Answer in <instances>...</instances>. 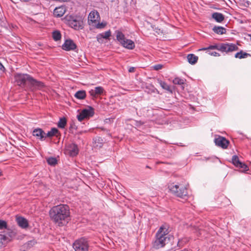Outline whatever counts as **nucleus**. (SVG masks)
I'll return each instance as SVG.
<instances>
[{
	"label": "nucleus",
	"instance_id": "obj_1",
	"mask_svg": "<svg viewBox=\"0 0 251 251\" xmlns=\"http://www.w3.org/2000/svg\"><path fill=\"white\" fill-rule=\"evenodd\" d=\"M49 216L53 223L59 226H62L63 222H68L70 220V207L64 204L53 206L49 211Z\"/></svg>",
	"mask_w": 251,
	"mask_h": 251
},
{
	"label": "nucleus",
	"instance_id": "obj_2",
	"mask_svg": "<svg viewBox=\"0 0 251 251\" xmlns=\"http://www.w3.org/2000/svg\"><path fill=\"white\" fill-rule=\"evenodd\" d=\"M14 78V83L17 85L25 88L26 85H28L32 91L40 89L45 86L43 82L38 81L27 74L15 73Z\"/></svg>",
	"mask_w": 251,
	"mask_h": 251
},
{
	"label": "nucleus",
	"instance_id": "obj_3",
	"mask_svg": "<svg viewBox=\"0 0 251 251\" xmlns=\"http://www.w3.org/2000/svg\"><path fill=\"white\" fill-rule=\"evenodd\" d=\"M171 231L169 224L164 223L159 228L155 235V240L152 242V247L155 249L163 248L166 244L167 241L169 240L168 234Z\"/></svg>",
	"mask_w": 251,
	"mask_h": 251
},
{
	"label": "nucleus",
	"instance_id": "obj_4",
	"mask_svg": "<svg viewBox=\"0 0 251 251\" xmlns=\"http://www.w3.org/2000/svg\"><path fill=\"white\" fill-rule=\"evenodd\" d=\"M217 50L222 52H226V53L232 52L237 50L239 48L238 46L233 43H221L219 44H215L210 45L208 47L203 48L199 50H207L208 54L214 56H219L220 54L216 51H210V50Z\"/></svg>",
	"mask_w": 251,
	"mask_h": 251
},
{
	"label": "nucleus",
	"instance_id": "obj_5",
	"mask_svg": "<svg viewBox=\"0 0 251 251\" xmlns=\"http://www.w3.org/2000/svg\"><path fill=\"white\" fill-rule=\"evenodd\" d=\"M63 20L66 24L75 30H79L83 28V22L81 17L67 15Z\"/></svg>",
	"mask_w": 251,
	"mask_h": 251
},
{
	"label": "nucleus",
	"instance_id": "obj_6",
	"mask_svg": "<svg viewBox=\"0 0 251 251\" xmlns=\"http://www.w3.org/2000/svg\"><path fill=\"white\" fill-rule=\"evenodd\" d=\"M168 188L170 191L176 197L184 198L187 196V189L184 184L172 183L169 185Z\"/></svg>",
	"mask_w": 251,
	"mask_h": 251
},
{
	"label": "nucleus",
	"instance_id": "obj_7",
	"mask_svg": "<svg viewBox=\"0 0 251 251\" xmlns=\"http://www.w3.org/2000/svg\"><path fill=\"white\" fill-rule=\"evenodd\" d=\"M75 251H88L89 245L88 240L83 237L76 240L73 244Z\"/></svg>",
	"mask_w": 251,
	"mask_h": 251
},
{
	"label": "nucleus",
	"instance_id": "obj_8",
	"mask_svg": "<svg viewBox=\"0 0 251 251\" xmlns=\"http://www.w3.org/2000/svg\"><path fill=\"white\" fill-rule=\"evenodd\" d=\"M94 115V108L91 106H89L88 108L83 109L82 111L77 115V118L79 121L81 122L85 119H88L93 117Z\"/></svg>",
	"mask_w": 251,
	"mask_h": 251
},
{
	"label": "nucleus",
	"instance_id": "obj_9",
	"mask_svg": "<svg viewBox=\"0 0 251 251\" xmlns=\"http://www.w3.org/2000/svg\"><path fill=\"white\" fill-rule=\"evenodd\" d=\"M100 16L99 12L97 10H93L90 12L88 16V24L92 26L97 22L100 21Z\"/></svg>",
	"mask_w": 251,
	"mask_h": 251
},
{
	"label": "nucleus",
	"instance_id": "obj_10",
	"mask_svg": "<svg viewBox=\"0 0 251 251\" xmlns=\"http://www.w3.org/2000/svg\"><path fill=\"white\" fill-rule=\"evenodd\" d=\"M214 143L217 146L224 149H226L229 144L228 140L226 138L221 136H219L217 138H215Z\"/></svg>",
	"mask_w": 251,
	"mask_h": 251
},
{
	"label": "nucleus",
	"instance_id": "obj_11",
	"mask_svg": "<svg viewBox=\"0 0 251 251\" xmlns=\"http://www.w3.org/2000/svg\"><path fill=\"white\" fill-rule=\"evenodd\" d=\"M76 48L75 43L70 39L66 40L62 46V49L66 51L75 50Z\"/></svg>",
	"mask_w": 251,
	"mask_h": 251
},
{
	"label": "nucleus",
	"instance_id": "obj_12",
	"mask_svg": "<svg viewBox=\"0 0 251 251\" xmlns=\"http://www.w3.org/2000/svg\"><path fill=\"white\" fill-rule=\"evenodd\" d=\"M232 163L237 167H239L243 169V171L248 170V167L245 164L242 163L239 159L238 156L234 155L232 157Z\"/></svg>",
	"mask_w": 251,
	"mask_h": 251
},
{
	"label": "nucleus",
	"instance_id": "obj_13",
	"mask_svg": "<svg viewBox=\"0 0 251 251\" xmlns=\"http://www.w3.org/2000/svg\"><path fill=\"white\" fill-rule=\"evenodd\" d=\"M32 134L40 141H44L46 138V133L42 129L40 128L34 129Z\"/></svg>",
	"mask_w": 251,
	"mask_h": 251
},
{
	"label": "nucleus",
	"instance_id": "obj_14",
	"mask_svg": "<svg viewBox=\"0 0 251 251\" xmlns=\"http://www.w3.org/2000/svg\"><path fill=\"white\" fill-rule=\"evenodd\" d=\"M66 151L68 152L70 155L75 156L78 153L77 146L74 143L69 144L66 147Z\"/></svg>",
	"mask_w": 251,
	"mask_h": 251
},
{
	"label": "nucleus",
	"instance_id": "obj_15",
	"mask_svg": "<svg viewBox=\"0 0 251 251\" xmlns=\"http://www.w3.org/2000/svg\"><path fill=\"white\" fill-rule=\"evenodd\" d=\"M16 221L18 225L22 228L25 229L29 226L28 221L23 217L16 216Z\"/></svg>",
	"mask_w": 251,
	"mask_h": 251
},
{
	"label": "nucleus",
	"instance_id": "obj_16",
	"mask_svg": "<svg viewBox=\"0 0 251 251\" xmlns=\"http://www.w3.org/2000/svg\"><path fill=\"white\" fill-rule=\"evenodd\" d=\"M104 92V89L101 86L96 87L94 89L89 91V93L93 98L97 96L101 95Z\"/></svg>",
	"mask_w": 251,
	"mask_h": 251
},
{
	"label": "nucleus",
	"instance_id": "obj_17",
	"mask_svg": "<svg viewBox=\"0 0 251 251\" xmlns=\"http://www.w3.org/2000/svg\"><path fill=\"white\" fill-rule=\"evenodd\" d=\"M111 36V31L110 30L98 34L97 35V40L99 43L103 42V39H108Z\"/></svg>",
	"mask_w": 251,
	"mask_h": 251
},
{
	"label": "nucleus",
	"instance_id": "obj_18",
	"mask_svg": "<svg viewBox=\"0 0 251 251\" xmlns=\"http://www.w3.org/2000/svg\"><path fill=\"white\" fill-rule=\"evenodd\" d=\"M65 12V7L64 6H60L54 9L53 14L56 17H61L63 16Z\"/></svg>",
	"mask_w": 251,
	"mask_h": 251
},
{
	"label": "nucleus",
	"instance_id": "obj_19",
	"mask_svg": "<svg viewBox=\"0 0 251 251\" xmlns=\"http://www.w3.org/2000/svg\"><path fill=\"white\" fill-rule=\"evenodd\" d=\"M11 241V239H10L5 234H0V248L4 247L7 243Z\"/></svg>",
	"mask_w": 251,
	"mask_h": 251
},
{
	"label": "nucleus",
	"instance_id": "obj_20",
	"mask_svg": "<svg viewBox=\"0 0 251 251\" xmlns=\"http://www.w3.org/2000/svg\"><path fill=\"white\" fill-rule=\"evenodd\" d=\"M36 243V242L35 240L28 241L22 246L21 250L23 251H27L32 248Z\"/></svg>",
	"mask_w": 251,
	"mask_h": 251
},
{
	"label": "nucleus",
	"instance_id": "obj_21",
	"mask_svg": "<svg viewBox=\"0 0 251 251\" xmlns=\"http://www.w3.org/2000/svg\"><path fill=\"white\" fill-rule=\"evenodd\" d=\"M212 18L218 23H222L225 19L224 15L219 12H214L212 14Z\"/></svg>",
	"mask_w": 251,
	"mask_h": 251
},
{
	"label": "nucleus",
	"instance_id": "obj_22",
	"mask_svg": "<svg viewBox=\"0 0 251 251\" xmlns=\"http://www.w3.org/2000/svg\"><path fill=\"white\" fill-rule=\"evenodd\" d=\"M122 45L129 50H132L135 48L134 42L130 39H126L125 42H124Z\"/></svg>",
	"mask_w": 251,
	"mask_h": 251
},
{
	"label": "nucleus",
	"instance_id": "obj_23",
	"mask_svg": "<svg viewBox=\"0 0 251 251\" xmlns=\"http://www.w3.org/2000/svg\"><path fill=\"white\" fill-rule=\"evenodd\" d=\"M212 30L216 34L219 35L226 34V29L221 26H214L212 28Z\"/></svg>",
	"mask_w": 251,
	"mask_h": 251
},
{
	"label": "nucleus",
	"instance_id": "obj_24",
	"mask_svg": "<svg viewBox=\"0 0 251 251\" xmlns=\"http://www.w3.org/2000/svg\"><path fill=\"white\" fill-rule=\"evenodd\" d=\"M57 134H60L59 130L55 127H52L50 131L46 133V137L51 138L53 136H58Z\"/></svg>",
	"mask_w": 251,
	"mask_h": 251
},
{
	"label": "nucleus",
	"instance_id": "obj_25",
	"mask_svg": "<svg viewBox=\"0 0 251 251\" xmlns=\"http://www.w3.org/2000/svg\"><path fill=\"white\" fill-rule=\"evenodd\" d=\"M188 62L192 65L195 64L198 60V57L194 54H189L187 56Z\"/></svg>",
	"mask_w": 251,
	"mask_h": 251
},
{
	"label": "nucleus",
	"instance_id": "obj_26",
	"mask_svg": "<svg viewBox=\"0 0 251 251\" xmlns=\"http://www.w3.org/2000/svg\"><path fill=\"white\" fill-rule=\"evenodd\" d=\"M115 33L116 34L117 40L120 43L121 45H122L123 43L125 42V40L126 39L125 38V35L121 31L119 30L116 31Z\"/></svg>",
	"mask_w": 251,
	"mask_h": 251
},
{
	"label": "nucleus",
	"instance_id": "obj_27",
	"mask_svg": "<svg viewBox=\"0 0 251 251\" xmlns=\"http://www.w3.org/2000/svg\"><path fill=\"white\" fill-rule=\"evenodd\" d=\"M249 56H251L250 53L245 52L243 50H240L235 54V57L239 59L246 58Z\"/></svg>",
	"mask_w": 251,
	"mask_h": 251
},
{
	"label": "nucleus",
	"instance_id": "obj_28",
	"mask_svg": "<svg viewBox=\"0 0 251 251\" xmlns=\"http://www.w3.org/2000/svg\"><path fill=\"white\" fill-rule=\"evenodd\" d=\"M86 96V92L84 90L78 91L75 94V97L79 100H83L85 98Z\"/></svg>",
	"mask_w": 251,
	"mask_h": 251
},
{
	"label": "nucleus",
	"instance_id": "obj_29",
	"mask_svg": "<svg viewBox=\"0 0 251 251\" xmlns=\"http://www.w3.org/2000/svg\"><path fill=\"white\" fill-rule=\"evenodd\" d=\"M67 120L65 117L61 118L57 124V126L59 128H64L66 125Z\"/></svg>",
	"mask_w": 251,
	"mask_h": 251
},
{
	"label": "nucleus",
	"instance_id": "obj_30",
	"mask_svg": "<svg viewBox=\"0 0 251 251\" xmlns=\"http://www.w3.org/2000/svg\"><path fill=\"white\" fill-rule=\"evenodd\" d=\"M52 38L55 41H59L61 38V34L59 31L55 30L52 32Z\"/></svg>",
	"mask_w": 251,
	"mask_h": 251
},
{
	"label": "nucleus",
	"instance_id": "obj_31",
	"mask_svg": "<svg viewBox=\"0 0 251 251\" xmlns=\"http://www.w3.org/2000/svg\"><path fill=\"white\" fill-rule=\"evenodd\" d=\"M102 141L103 140L101 137H98L94 139L95 146L98 147H101L102 146Z\"/></svg>",
	"mask_w": 251,
	"mask_h": 251
},
{
	"label": "nucleus",
	"instance_id": "obj_32",
	"mask_svg": "<svg viewBox=\"0 0 251 251\" xmlns=\"http://www.w3.org/2000/svg\"><path fill=\"white\" fill-rule=\"evenodd\" d=\"M106 25V23L105 22H102L100 23V21H99L95 24H94L93 25H92V26L95 27L97 29H102L104 28Z\"/></svg>",
	"mask_w": 251,
	"mask_h": 251
},
{
	"label": "nucleus",
	"instance_id": "obj_33",
	"mask_svg": "<svg viewBox=\"0 0 251 251\" xmlns=\"http://www.w3.org/2000/svg\"><path fill=\"white\" fill-rule=\"evenodd\" d=\"M159 84L163 89L170 92L172 91L170 86L168 85L165 82L160 80L159 81Z\"/></svg>",
	"mask_w": 251,
	"mask_h": 251
},
{
	"label": "nucleus",
	"instance_id": "obj_34",
	"mask_svg": "<svg viewBox=\"0 0 251 251\" xmlns=\"http://www.w3.org/2000/svg\"><path fill=\"white\" fill-rule=\"evenodd\" d=\"M7 232L5 234L10 238H12L16 236V233L13 230L8 227V229H6Z\"/></svg>",
	"mask_w": 251,
	"mask_h": 251
},
{
	"label": "nucleus",
	"instance_id": "obj_35",
	"mask_svg": "<svg viewBox=\"0 0 251 251\" xmlns=\"http://www.w3.org/2000/svg\"><path fill=\"white\" fill-rule=\"evenodd\" d=\"M47 161L48 164L51 166H54L57 164V159L56 158L53 157L48 158Z\"/></svg>",
	"mask_w": 251,
	"mask_h": 251
},
{
	"label": "nucleus",
	"instance_id": "obj_36",
	"mask_svg": "<svg viewBox=\"0 0 251 251\" xmlns=\"http://www.w3.org/2000/svg\"><path fill=\"white\" fill-rule=\"evenodd\" d=\"M173 82L175 84L182 85L184 83V80L178 77L174 79Z\"/></svg>",
	"mask_w": 251,
	"mask_h": 251
},
{
	"label": "nucleus",
	"instance_id": "obj_37",
	"mask_svg": "<svg viewBox=\"0 0 251 251\" xmlns=\"http://www.w3.org/2000/svg\"><path fill=\"white\" fill-rule=\"evenodd\" d=\"M8 229L7 223L5 221L0 220V229Z\"/></svg>",
	"mask_w": 251,
	"mask_h": 251
},
{
	"label": "nucleus",
	"instance_id": "obj_38",
	"mask_svg": "<svg viewBox=\"0 0 251 251\" xmlns=\"http://www.w3.org/2000/svg\"><path fill=\"white\" fill-rule=\"evenodd\" d=\"M114 118H106L104 120V122L105 124H111L113 122Z\"/></svg>",
	"mask_w": 251,
	"mask_h": 251
},
{
	"label": "nucleus",
	"instance_id": "obj_39",
	"mask_svg": "<svg viewBox=\"0 0 251 251\" xmlns=\"http://www.w3.org/2000/svg\"><path fill=\"white\" fill-rule=\"evenodd\" d=\"M153 69L158 71L162 68V65L160 64H157L153 66Z\"/></svg>",
	"mask_w": 251,
	"mask_h": 251
},
{
	"label": "nucleus",
	"instance_id": "obj_40",
	"mask_svg": "<svg viewBox=\"0 0 251 251\" xmlns=\"http://www.w3.org/2000/svg\"><path fill=\"white\" fill-rule=\"evenodd\" d=\"M5 68L3 65L0 62V74H2L4 72Z\"/></svg>",
	"mask_w": 251,
	"mask_h": 251
},
{
	"label": "nucleus",
	"instance_id": "obj_41",
	"mask_svg": "<svg viewBox=\"0 0 251 251\" xmlns=\"http://www.w3.org/2000/svg\"><path fill=\"white\" fill-rule=\"evenodd\" d=\"M135 70V68L134 67H130L129 68L128 71V72H129V73H133V72H134Z\"/></svg>",
	"mask_w": 251,
	"mask_h": 251
},
{
	"label": "nucleus",
	"instance_id": "obj_42",
	"mask_svg": "<svg viewBox=\"0 0 251 251\" xmlns=\"http://www.w3.org/2000/svg\"><path fill=\"white\" fill-rule=\"evenodd\" d=\"M245 4L244 5L246 6V7H248L249 6V4H250V2L248 1V0H246L245 1Z\"/></svg>",
	"mask_w": 251,
	"mask_h": 251
},
{
	"label": "nucleus",
	"instance_id": "obj_43",
	"mask_svg": "<svg viewBox=\"0 0 251 251\" xmlns=\"http://www.w3.org/2000/svg\"><path fill=\"white\" fill-rule=\"evenodd\" d=\"M2 175V172L1 171V170L0 169V176H1Z\"/></svg>",
	"mask_w": 251,
	"mask_h": 251
}]
</instances>
